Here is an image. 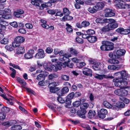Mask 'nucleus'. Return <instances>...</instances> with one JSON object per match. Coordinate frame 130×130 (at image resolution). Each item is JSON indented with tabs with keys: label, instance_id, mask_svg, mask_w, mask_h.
I'll return each instance as SVG.
<instances>
[{
	"label": "nucleus",
	"instance_id": "29",
	"mask_svg": "<svg viewBox=\"0 0 130 130\" xmlns=\"http://www.w3.org/2000/svg\"><path fill=\"white\" fill-rule=\"evenodd\" d=\"M73 17L69 15H66L61 19V20L62 21H64L73 19Z\"/></svg>",
	"mask_w": 130,
	"mask_h": 130
},
{
	"label": "nucleus",
	"instance_id": "47",
	"mask_svg": "<svg viewBox=\"0 0 130 130\" xmlns=\"http://www.w3.org/2000/svg\"><path fill=\"white\" fill-rule=\"evenodd\" d=\"M6 115L5 113L3 112H0V120H3L6 118Z\"/></svg>",
	"mask_w": 130,
	"mask_h": 130
},
{
	"label": "nucleus",
	"instance_id": "63",
	"mask_svg": "<svg viewBox=\"0 0 130 130\" xmlns=\"http://www.w3.org/2000/svg\"><path fill=\"white\" fill-rule=\"evenodd\" d=\"M111 19H103L102 23H109L110 21V20Z\"/></svg>",
	"mask_w": 130,
	"mask_h": 130
},
{
	"label": "nucleus",
	"instance_id": "4",
	"mask_svg": "<svg viewBox=\"0 0 130 130\" xmlns=\"http://www.w3.org/2000/svg\"><path fill=\"white\" fill-rule=\"evenodd\" d=\"M104 16L105 17H110L114 16L115 13L111 9L106 8L104 10Z\"/></svg>",
	"mask_w": 130,
	"mask_h": 130
},
{
	"label": "nucleus",
	"instance_id": "37",
	"mask_svg": "<svg viewBox=\"0 0 130 130\" xmlns=\"http://www.w3.org/2000/svg\"><path fill=\"white\" fill-rule=\"evenodd\" d=\"M101 65L100 62L97 63L96 64L92 66L93 69L95 70H99L100 68Z\"/></svg>",
	"mask_w": 130,
	"mask_h": 130
},
{
	"label": "nucleus",
	"instance_id": "43",
	"mask_svg": "<svg viewBox=\"0 0 130 130\" xmlns=\"http://www.w3.org/2000/svg\"><path fill=\"white\" fill-rule=\"evenodd\" d=\"M58 77L57 74L54 73L50 74L48 76V77L50 79H52L53 78H57Z\"/></svg>",
	"mask_w": 130,
	"mask_h": 130
},
{
	"label": "nucleus",
	"instance_id": "53",
	"mask_svg": "<svg viewBox=\"0 0 130 130\" xmlns=\"http://www.w3.org/2000/svg\"><path fill=\"white\" fill-rule=\"evenodd\" d=\"M57 70H60L61 69V62H57L56 64Z\"/></svg>",
	"mask_w": 130,
	"mask_h": 130
},
{
	"label": "nucleus",
	"instance_id": "40",
	"mask_svg": "<svg viewBox=\"0 0 130 130\" xmlns=\"http://www.w3.org/2000/svg\"><path fill=\"white\" fill-rule=\"evenodd\" d=\"M69 49L70 52L73 55H76L78 53V52L76 50L72 48H70Z\"/></svg>",
	"mask_w": 130,
	"mask_h": 130
},
{
	"label": "nucleus",
	"instance_id": "60",
	"mask_svg": "<svg viewBox=\"0 0 130 130\" xmlns=\"http://www.w3.org/2000/svg\"><path fill=\"white\" fill-rule=\"evenodd\" d=\"M57 100L58 102L61 103H63L65 102L64 100L60 97H58Z\"/></svg>",
	"mask_w": 130,
	"mask_h": 130
},
{
	"label": "nucleus",
	"instance_id": "8",
	"mask_svg": "<svg viewBox=\"0 0 130 130\" xmlns=\"http://www.w3.org/2000/svg\"><path fill=\"white\" fill-rule=\"evenodd\" d=\"M71 57V55L70 54H66L63 57H60L59 58V60L61 61H65L67 62H69L71 61L69 58Z\"/></svg>",
	"mask_w": 130,
	"mask_h": 130
},
{
	"label": "nucleus",
	"instance_id": "46",
	"mask_svg": "<svg viewBox=\"0 0 130 130\" xmlns=\"http://www.w3.org/2000/svg\"><path fill=\"white\" fill-rule=\"evenodd\" d=\"M82 26H83V27H86L88 26L90 23L87 21H84L82 23Z\"/></svg>",
	"mask_w": 130,
	"mask_h": 130
},
{
	"label": "nucleus",
	"instance_id": "42",
	"mask_svg": "<svg viewBox=\"0 0 130 130\" xmlns=\"http://www.w3.org/2000/svg\"><path fill=\"white\" fill-rule=\"evenodd\" d=\"M115 106L116 108L117 107L122 108L124 107L125 104L122 102H118L117 103L116 105H115Z\"/></svg>",
	"mask_w": 130,
	"mask_h": 130
},
{
	"label": "nucleus",
	"instance_id": "1",
	"mask_svg": "<svg viewBox=\"0 0 130 130\" xmlns=\"http://www.w3.org/2000/svg\"><path fill=\"white\" fill-rule=\"evenodd\" d=\"M3 15L2 17H0V20H2V19H8L11 18V10L8 9H5L3 12Z\"/></svg>",
	"mask_w": 130,
	"mask_h": 130
},
{
	"label": "nucleus",
	"instance_id": "11",
	"mask_svg": "<svg viewBox=\"0 0 130 130\" xmlns=\"http://www.w3.org/2000/svg\"><path fill=\"white\" fill-rule=\"evenodd\" d=\"M69 91L68 87H64L61 90L58 91L57 94L60 96H63L65 94L67 93Z\"/></svg>",
	"mask_w": 130,
	"mask_h": 130
},
{
	"label": "nucleus",
	"instance_id": "38",
	"mask_svg": "<svg viewBox=\"0 0 130 130\" xmlns=\"http://www.w3.org/2000/svg\"><path fill=\"white\" fill-rule=\"evenodd\" d=\"M102 45L100 47V48L102 51H106V41H103L102 42Z\"/></svg>",
	"mask_w": 130,
	"mask_h": 130
},
{
	"label": "nucleus",
	"instance_id": "56",
	"mask_svg": "<svg viewBox=\"0 0 130 130\" xmlns=\"http://www.w3.org/2000/svg\"><path fill=\"white\" fill-rule=\"evenodd\" d=\"M25 88L28 92L31 94H35V92L31 89L27 87H26Z\"/></svg>",
	"mask_w": 130,
	"mask_h": 130
},
{
	"label": "nucleus",
	"instance_id": "15",
	"mask_svg": "<svg viewBox=\"0 0 130 130\" xmlns=\"http://www.w3.org/2000/svg\"><path fill=\"white\" fill-rule=\"evenodd\" d=\"M92 72L91 70L88 68H85L83 69V74L86 76L91 77L92 76Z\"/></svg>",
	"mask_w": 130,
	"mask_h": 130
},
{
	"label": "nucleus",
	"instance_id": "16",
	"mask_svg": "<svg viewBox=\"0 0 130 130\" xmlns=\"http://www.w3.org/2000/svg\"><path fill=\"white\" fill-rule=\"evenodd\" d=\"M121 66L120 65H110L108 66V68L109 69L117 71L120 69Z\"/></svg>",
	"mask_w": 130,
	"mask_h": 130
},
{
	"label": "nucleus",
	"instance_id": "48",
	"mask_svg": "<svg viewBox=\"0 0 130 130\" xmlns=\"http://www.w3.org/2000/svg\"><path fill=\"white\" fill-rule=\"evenodd\" d=\"M63 14L66 15H69L70 13V12L67 8H64L63 9Z\"/></svg>",
	"mask_w": 130,
	"mask_h": 130
},
{
	"label": "nucleus",
	"instance_id": "51",
	"mask_svg": "<svg viewBox=\"0 0 130 130\" xmlns=\"http://www.w3.org/2000/svg\"><path fill=\"white\" fill-rule=\"evenodd\" d=\"M53 50L52 48L48 47L46 49L45 51L47 54H50L53 52Z\"/></svg>",
	"mask_w": 130,
	"mask_h": 130
},
{
	"label": "nucleus",
	"instance_id": "13",
	"mask_svg": "<svg viewBox=\"0 0 130 130\" xmlns=\"http://www.w3.org/2000/svg\"><path fill=\"white\" fill-rule=\"evenodd\" d=\"M103 104L105 107L108 108L112 109H115L116 108V106L115 103L111 105L107 101H105L103 102Z\"/></svg>",
	"mask_w": 130,
	"mask_h": 130
},
{
	"label": "nucleus",
	"instance_id": "14",
	"mask_svg": "<svg viewBox=\"0 0 130 130\" xmlns=\"http://www.w3.org/2000/svg\"><path fill=\"white\" fill-rule=\"evenodd\" d=\"M121 80L124 81L126 80L129 77V75L125 71L123 70L121 71Z\"/></svg>",
	"mask_w": 130,
	"mask_h": 130
},
{
	"label": "nucleus",
	"instance_id": "33",
	"mask_svg": "<svg viewBox=\"0 0 130 130\" xmlns=\"http://www.w3.org/2000/svg\"><path fill=\"white\" fill-rule=\"evenodd\" d=\"M110 30H111L108 24L107 25L103 27L101 29V30L104 32L108 31Z\"/></svg>",
	"mask_w": 130,
	"mask_h": 130
},
{
	"label": "nucleus",
	"instance_id": "12",
	"mask_svg": "<svg viewBox=\"0 0 130 130\" xmlns=\"http://www.w3.org/2000/svg\"><path fill=\"white\" fill-rule=\"evenodd\" d=\"M107 110L104 108L101 109L99 112H98V115L99 117L102 119H104L105 117V116L107 114Z\"/></svg>",
	"mask_w": 130,
	"mask_h": 130
},
{
	"label": "nucleus",
	"instance_id": "54",
	"mask_svg": "<svg viewBox=\"0 0 130 130\" xmlns=\"http://www.w3.org/2000/svg\"><path fill=\"white\" fill-rule=\"evenodd\" d=\"M76 40L78 43H82L83 42V39L79 37H76Z\"/></svg>",
	"mask_w": 130,
	"mask_h": 130
},
{
	"label": "nucleus",
	"instance_id": "41",
	"mask_svg": "<svg viewBox=\"0 0 130 130\" xmlns=\"http://www.w3.org/2000/svg\"><path fill=\"white\" fill-rule=\"evenodd\" d=\"M9 40L8 38H4L1 41V43L3 44H6L8 43Z\"/></svg>",
	"mask_w": 130,
	"mask_h": 130
},
{
	"label": "nucleus",
	"instance_id": "19",
	"mask_svg": "<svg viewBox=\"0 0 130 130\" xmlns=\"http://www.w3.org/2000/svg\"><path fill=\"white\" fill-rule=\"evenodd\" d=\"M16 79L17 81L21 85L22 87H24L26 85V83L23 79L18 77H17Z\"/></svg>",
	"mask_w": 130,
	"mask_h": 130
},
{
	"label": "nucleus",
	"instance_id": "18",
	"mask_svg": "<svg viewBox=\"0 0 130 130\" xmlns=\"http://www.w3.org/2000/svg\"><path fill=\"white\" fill-rule=\"evenodd\" d=\"M44 67L45 70L49 71H51L52 70L57 71L58 70L56 66L53 65H51V66L50 68L45 66V65L44 66Z\"/></svg>",
	"mask_w": 130,
	"mask_h": 130
},
{
	"label": "nucleus",
	"instance_id": "10",
	"mask_svg": "<svg viewBox=\"0 0 130 130\" xmlns=\"http://www.w3.org/2000/svg\"><path fill=\"white\" fill-rule=\"evenodd\" d=\"M125 52V51L124 49L118 50L115 54H114V56L116 58H119L121 56L123 55Z\"/></svg>",
	"mask_w": 130,
	"mask_h": 130
},
{
	"label": "nucleus",
	"instance_id": "44",
	"mask_svg": "<svg viewBox=\"0 0 130 130\" xmlns=\"http://www.w3.org/2000/svg\"><path fill=\"white\" fill-rule=\"evenodd\" d=\"M66 25L67 27L66 29L68 32H70L72 31L73 29L72 28V27L70 25L67 23Z\"/></svg>",
	"mask_w": 130,
	"mask_h": 130
},
{
	"label": "nucleus",
	"instance_id": "7",
	"mask_svg": "<svg viewBox=\"0 0 130 130\" xmlns=\"http://www.w3.org/2000/svg\"><path fill=\"white\" fill-rule=\"evenodd\" d=\"M111 30L117 28L118 26V24L115 20L111 19L110 21L108 24Z\"/></svg>",
	"mask_w": 130,
	"mask_h": 130
},
{
	"label": "nucleus",
	"instance_id": "57",
	"mask_svg": "<svg viewBox=\"0 0 130 130\" xmlns=\"http://www.w3.org/2000/svg\"><path fill=\"white\" fill-rule=\"evenodd\" d=\"M10 65L12 66L15 69H18L19 70H21V68L20 67L17 65H16L15 64H12V63H10Z\"/></svg>",
	"mask_w": 130,
	"mask_h": 130
},
{
	"label": "nucleus",
	"instance_id": "26",
	"mask_svg": "<svg viewBox=\"0 0 130 130\" xmlns=\"http://www.w3.org/2000/svg\"><path fill=\"white\" fill-rule=\"evenodd\" d=\"M25 52V49L23 47L20 46L17 49V53L19 54H22Z\"/></svg>",
	"mask_w": 130,
	"mask_h": 130
},
{
	"label": "nucleus",
	"instance_id": "24",
	"mask_svg": "<svg viewBox=\"0 0 130 130\" xmlns=\"http://www.w3.org/2000/svg\"><path fill=\"white\" fill-rule=\"evenodd\" d=\"M0 21V27L3 30H5L6 29V26H7L8 25V23L6 22L2 21Z\"/></svg>",
	"mask_w": 130,
	"mask_h": 130
},
{
	"label": "nucleus",
	"instance_id": "55",
	"mask_svg": "<svg viewBox=\"0 0 130 130\" xmlns=\"http://www.w3.org/2000/svg\"><path fill=\"white\" fill-rule=\"evenodd\" d=\"M57 88L51 86L50 88V91L52 93H54L57 90Z\"/></svg>",
	"mask_w": 130,
	"mask_h": 130
},
{
	"label": "nucleus",
	"instance_id": "39",
	"mask_svg": "<svg viewBox=\"0 0 130 130\" xmlns=\"http://www.w3.org/2000/svg\"><path fill=\"white\" fill-rule=\"evenodd\" d=\"M36 79L38 80H43L45 79L44 75L42 74L41 73L37 77Z\"/></svg>",
	"mask_w": 130,
	"mask_h": 130
},
{
	"label": "nucleus",
	"instance_id": "35",
	"mask_svg": "<svg viewBox=\"0 0 130 130\" xmlns=\"http://www.w3.org/2000/svg\"><path fill=\"white\" fill-rule=\"evenodd\" d=\"M21 126L20 125H14L12 126L11 128V130H20L22 129Z\"/></svg>",
	"mask_w": 130,
	"mask_h": 130
},
{
	"label": "nucleus",
	"instance_id": "21",
	"mask_svg": "<svg viewBox=\"0 0 130 130\" xmlns=\"http://www.w3.org/2000/svg\"><path fill=\"white\" fill-rule=\"evenodd\" d=\"M86 111L84 109H82L80 110H78L77 112V115L80 117L85 118V114L86 113Z\"/></svg>",
	"mask_w": 130,
	"mask_h": 130
},
{
	"label": "nucleus",
	"instance_id": "22",
	"mask_svg": "<svg viewBox=\"0 0 130 130\" xmlns=\"http://www.w3.org/2000/svg\"><path fill=\"white\" fill-rule=\"evenodd\" d=\"M15 123V121L14 120L9 121L2 123L3 125L6 126H10Z\"/></svg>",
	"mask_w": 130,
	"mask_h": 130
},
{
	"label": "nucleus",
	"instance_id": "61",
	"mask_svg": "<svg viewBox=\"0 0 130 130\" xmlns=\"http://www.w3.org/2000/svg\"><path fill=\"white\" fill-rule=\"evenodd\" d=\"M61 78L63 80H68L69 79V77L67 75H62L61 76Z\"/></svg>",
	"mask_w": 130,
	"mask_h": 130
},
{
	"label": "nucleus",
	"instance_id": "36",
	"mask_svg": "<svg viewBox=\"0 0 130 130\" xmlns=\"http://www.w3.org/2000/svg\"><path fill=\"white\" fill-rule=\"evenodd\" d=\"M121 96H126L127 95V91L125 88H121Z\"/></svg>",
	"mask_w": 130,
	"mask_h": 130
},
{
	"label": "nucleus",
	"instance_id": "34",
	"mask_svg": "<svg viewBox=\"0 0 130 130\" xmlns=\"http://www.w3.org/2000/svg\"><path fill=\"white\" fill-rule=\"evenodd\" d=\"M96 79H98L99 80H102L104 78L107 77L106 76L104 75H101L96 74V75L94 77Z\"/></svg>",
	"mask_w": 130,
	"mask_h": 130
},
{
	"label": "nucleus",
	"instance_id": "6",
	"mask_svg": "<svg viewBox=\"0 0 130 130\" xmlns=\"http://www.w3.org/2000/svg\"><path fill=\"white\" fill-rule=\"evenodd\" d=\"M34 53V51L32 49H30L25 54L24 57L26 59H31L33 57V55Z\"/></svg>",
	"mask_w": 130,
	"mask_h": 130
},
{
	"label": "nucleus",
	"instance_id": "17",
	"mask_svg": "<svg viewBox=\"0 0 130 130\" xmlns=\"http://www.w3.org/2000/svg\"><path fill=\"white\" fill-rule=\"evenodd\" d=\"M94 6L97 11L102 9L104 6V5L102 2H99L96 3Z\"/></svg>",
	"mask_w": 130,
	"mask_h": 130
},
{
	"label": "nucleus",
	"instance_id": "2",
	"mask_svg": "<svg viewBox=\"0 0 130 130\" xmlns=\"http://www.w3.org/2000/svg\"><path fill=\"white\" fill-rule=\"evenodd\" d=\"M113 81L115 82V85L116 87H120L121 85L126 86L127 84L126 81L121 80L120 78L114 79H113Z\"/></svg>",
	"mask_w": 130,
	"mask_h": 130
},
{
	"label": "nucleus",
	"instance_id": "58",
	"mask_svg": "<svg viewBox=\"0 0 130 130\" xmlns=\"http://www.w3.org/2000/svg\"><path fill=\"white\" fill-rule=\"evenodd\" d=\"M20 45L18 42L15 40L14 42L12 43V46L13 47H15L19 46Z\"/></svg>",
	"mask_w": 130,
	"mask_h": 130
},
{
	"label": "nucleus",
	"instance_id": "50",
	"mask_svg": "<svg viewBox=\"0 0 130 130\" xmlns=\"http://www.w3.org/2000/svg\"><path fill=\"white\" fill-rule=\"evenodd\" d=\"M86 33H87L89 36L90 35H93L95 33L94 31L92 29H89L86 31Z\"/></svg>",
	"mask_w": 130,
	"mask_h": 130
},
{
	"label": "nucleus",
	"instance_id": "3",
	"mask_svg": "<svg viewBox=\"0 0 130 130\" xmlns=\"http://www.w3.org/2000/svg\"><path fill=\"white\" fill-rule=\"evenodd\" d=\"M120 1L117 4V6L120 8L125 9L128 7V5L126 4L125 2H129L130 1V0H120Z\"/></svg>",
	"mask_w": 130,
	"mask_h": 130
},
{
	"label": "nucleus",
	"instance_id": "25",
	"mask_svg": "<svg viewBox=\"0 0 130 130\" xmlns=\"http://www.w3.org/2000/svg\"><path fill=\"white\" fill-rule=\"evenodd\" d=\"M74 96V94L72 92L69 94L67 96V98L66 99V101H68L69 103H71V100L72 99Z\"/></svg>",
	"mask_w": 130,
	"mask_h": 130
},
{
	"label": "nucleus",
	"instance_id": "20",
	"mask_svg": "<svg viewBox=\"0 0 130 130\" xmlns=\"http://www.w3.org/2000/svg\"><path fill=\"white\" fill-rule=\"evenodd\" d=\"M112 44V43L110 42L107 41H106L107 51L111 50H113V46Z\"/></svg>",
	"mask_w": 130,
	"mask_h": 130
},
{
	"label": "nucleus",
	"instance_id": "52",
	"mask_svg": "<svg viewBox=\"0 0 130 130\" xmlns=\"http://www.w3.org/2000/svg\"><path fill=\"white\" fill-rule=\"evenodd\" d=\"M121 88L115 90L114 91L115 93L118 96H121Z\"/></svg>",
	"mask_w": 130,
	"mask_h": 130
},
{
	"label": "nucleus",
	"instance_id": "30",
	"mask_svg": "<svg viewBox=\"0 0 130 130\" xmlns=\"http://www.w3.org/2000/svg\"><path fill=\"white\" fill-rule=\"evenodd\" d=\"M88 40L90 42L94 43L96 41L97 38L95 36H89L88 38Z\"/></svg>",
	"mask_w": 130,
	"mask_h": 130
},
{
	"label": "nucleus",
	"instance_id": "45",
	"mask_svg": "<svg viewBox=\"0 0 130 130\" xmlns=\"http://www.w3.org/2000/svg\"><path fill=\"white\" fill-rule=\"evenodd\" d=\"M48 83V81H43V80H41L39 82L38 84L39 85L42 86L47 85Z\"/></svg>",
	"mask_w": 130,
	"mask_h": 130
},
{
	"label": "nucleus",
	"instance_id": "32",
	"mask_svg": "<svg viewBox=\"0 0 130 130\" xmlns=\"http://www.w3.org/2000/svg\"><path fill=\"white\" fill-rule=\"evenodd\" d=\"M108 61L110 63L113 64H117L119 63V61L116 59H111L108 60Z\"/></svg>",
	"mask_w": 130,
	"mask_h": 130
},
{
	"label": "nucleus",
	"instance_id": "5",
	"mask_svg": "<svg viewBox=\"0 0 130 130\" xmlns=\"http://www.w3.org/2000/svg\"><path fill=\"white\" fill-rule=\"evenodd\" d=\"M38 52L35 56V57L37 59H41L44 58L45 55L44 51L41 49H38Z\"/></svg>",
	"mask_w": 130,
	"mask_h": 130
},
{
	"label": "nucleus",
	"instance_id": "27",
	"mask_svg": "<svg viewBox=\"0 0 130 130\" xmlns=\"http://www.w3.org/2000/svg\"><path fill=\"white\" fill-rule=\"evenodd\" d=\"M15 40L20 44L24 41L25 39L23 37L18 36L15 39Z\"/></svg>",
	"mask_w": 130,
	"mask_h": 130
},
{
	"label": "nucleus",
	"instance_id": "62",
	"mask_svg": "<svg viewBox=\"0 0 130 130\" xmlns=\"http://www.w3.org/2000/svg\"><path fill=\"white\" fill-rule=\"evenodd\" d=\"M2 106V108L1 109V111L2 112H3L5 113V112H7V110L8 109L7 107L4 106L3 105Z\"/></svg>",
	"mask_w": 130,
	"mask_h": 130
},
{
	"label": "nucleus",
	"instance_id": "59",
	"mask_svg": "<svg viewBox=\"0 0 130 130\" xmlns=\"http://www.w3.org/2000/svg\"><path fill=\"white\" fill-rule=\"evenodd\" d=\"M81 102L79 101H76L73 103V105L74 107L78 106L80 104Z\"/></svg>",
	"mask_w": 130,
	"mask_h": 130
},
{
	"label": "nucleus",
	"instance_id": "23",
	"mask_svg": "<svg viewBox=\"0 0 130 130\" xmlns=\"http://www.w3.org/2000/svg\"><path fill=\"white\" fill-rule=\"evenodd\" d=\"M24 11L22 9H19L14 13V15L17 18L20 17L21 15L23 14Z\"/></svg>",
	"mask_w": 130,
	"mask_h": 130
},
{
	"label": "nucleus",
	"instance_id": "64",
	"mask_svg": "<svg viewBox=\"0 0 130 130\" xmlns=\"http://www.w3.org/2000/svg\"><path fill=\"white\" fill-rule=\"evenodd\" d=\"M89 61L90 64L94 65L96 64L97 63L99 62H96L95 60L93 59H91L89 60Z\"/></svg>",
	"mask_w": 130,
	"mask_h": 130
},
{
	"label": "nucleus",
	"instance_id": "9",
	"mask_svg": "<svg viewBox=\"0 0 130 130\" xmlns=\"http://www.w3.org/2000/svg\"><path fill=\"white\" fill-rule=\"evenodd\" d=\"M116 31L121 34L127 35L130 33V27L129 29H125L122 28H119L116 30Z\"/></svg>",
	"mask_w": 130,
	"mask_h": 130
},
{
	"label": "nucleus",
	"instance_id": "49",
	"mask_svg": "<svg viewBox=\"0 0 130 130\" xmlns=\"http://www.w3.org/2000/svg\"><path fill=\"white\" fill-rule=\"evenodd\" d=\"M120 99L121 101H123L126 104L128 103L129 102V99L124 98H120Z\"/></svg>",
	"mask_w": 130,
	"mask_h": 130
},
{
	"label": "nucleus",
	"instance_id": "31",
	"mask_svg": "<svg viewBox=\"0 0 130 130\" xmlns=\"http://www.w3.org/2000/svg\"><path fill=\"white\" fill-rule=\"evenodd\" d=\"M88 114V116L89 118H93L95 115V112L94 110H91L89 111Z\"/></svg>",
	"mask_w": 130,
	"mask_h": 130
},
{
	"label": "nucleus",
	"instance_id": "28",
	"mask_svg": "<svg viewBox=\"0 0 130 130\" xmlns=\"http://www.w3.org/2000/svg\"><path fill=\"white\" fill-rule=\"evenodd\" d=\"M95 7L94 6L92 7H89L88 9V11L90 13H95L97 11Z\"/></svg>",
	"mask_w": 130,
	"mask_h": 130
}]
</instances>
